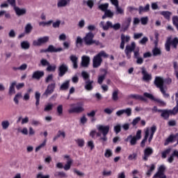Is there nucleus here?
I'll use <instances>...</instances> for the list:
<instances>
[{"mask_svg": "<svg viewBox=\"0 0 178 178\" xmlns=\"http://www.w3.org/2000/svg\"><path fill=\"white\" fill-rule=\"evenodd\" d=\"M134 54V57L135 58H140V48L139 47H136V42H132L131 45H127L124 52L127 55V57L128 59H130L131 58V52Z\"/></svg>", "mask_w": 178, "mask_h": 178, "instance_id": "obj_3", "label": "nucleus"}, {"mask_svg": "<svg viewBox=\"0 0 178 178\" xmlns=\"http://www.w3.org/2000/svg\"><path fill=\"white\" fill-rule=\"evenodd\" d=\"M175 156L178 159V150H174L172 154L168 157V162L172 163L175 161Z\"/></svg>", "mask_w": 178, "mask_h": 178, "instance_id": "obj_24", "label": "nucleus"}, {"mask_svg": "<svg viewBox=\"0 0 178 178\" xmlns=\"http://www.w3.org/2000/svg\"><path fill=\"white\" fill-rule=\"evenodd\" d=\"M44 71H35L32 74V79H35V80H40L41 77H44Z\"/></svg>", "mask_w": 178, "mask_h": 178, "instance_id": "obj_19", "label": "nucleus"}, {"mask_svg": "<svg viewBox=\"0 0 178 178\" xmlns=\"http://www.w3.org/2000/svg\"><path fill=\"white\" fill-rule=\"evenodd\" d=\"M32 30H33V26H31V24H27L25 26V33L29 34V33H31Z\"/></svg>", "mask_w": 178, "mask_h": 178, "instance_id": "obj_50", "label": "nucleus"}, {"mask_svg": "<svg viewBox=\"0 0 178 178\" xmlns=\"http://www.w3.org/2000/svg\"><path fill=\"white\" fill-rule=\"evenodd\" d=\"M88 120V119L87 118L86 115H83L82 117L80 118L79 123L81 124H82L83 126H84V124H86V123H87Z\"/></svg>", "mask_w": 178, "mask_h": 178, "instance_id": "obj_46", "label": "nucleus"}, {"mask_svg": "<svg viewBox=\"0 0 178 178\" xmlns=\"http://www.w3.org/2000/svg\"><path fill=\"white\" fill-rule=\"evenodd\" d=\"M55 87H56V83L55 82H53L47 86V88L44 92L43 93V97H45V98H47L49 95H51L52 92H54L55 90Z\"/></svg>", "mask_w": 178, "mask_h": 178, "instance_id": "obj_9", "label": "nucleus"}, {"mask_svg": "<svg viewBox=\"0 0 178 178\" xmlns=\"http://www.w3.org/2000/svg\"><path fill=\"white\" fill-rule=\"evenodd\" d=\"M129 98H133L134 99H140V101H147L144 97L138 95H130Z\"/></svg>", "mask_w": 178, "mask_h": 178, "instance_id": "obj_39", "label": "nucleus"}, {"mask_svg": "<svg viewBox=\"0 0 178 178\" xmlns=\"http://www.w3.org/2000/svg\"><path fill=\"white\" fill-rule=\"evenodd\" d=\"M160 15L161 16H163L165 19H167V20H169L170 19V16H172V13L170 11H161L160 12Z\"/></svg>", "mask_w": 178, "mask_h": 178, "instance_id": "obj_28", "label": "nucleus"}, {"mask_svg": "<svg viewBox=\"0 0 178 178\" xmlns=\"http://www.w3.org/2000/svg\"><path fill=\"white\" fill-rule=\"evenodd\" d=\"M87 145L88 147H89V148H90L91 151H92V149L95 148V145H94V141L92 140L88 141Z\"/></svg>", "mask_w": 178, "mask_h": 178, "instance_id": "obj_58", "label": "nucleus"}, {"mask_svg": "<svg viewBox=\"0 0 178 178\" xmlns=\"http://www.w3.org/2000/svg\"><path fill=\"white\" fill-rule=\"evenodd\" d=\"M161 116L162 118H163L164 119H168L169 118V115L170 114H172V113H170V110H164V111H162L161 110Z\"/></svg>", "mask_w": 178, "mask_h": 178, "instance_id": "obj_37", "label": "nucleus"}, {"mask_svg": "<svg viewBox=\"0 0 178 178\" xmlns=\"http://www.w3.org/2000/svg\"><path fill=\"white\" fill-rule=\"evenodd\" d=\"M64 159H66L67 162L63 166L64 170H70V168H72V165H73V159L70 158V156L66 154L63 156Z\"/></svg>", "mask_w": 178, "mask_h": 178, "instance_id": "obj_11", "label": "nucleus"}, {"mask_svg": "<svg viewBox=\"0 0 178 178\" xmlns=\"http://www.w3.org/2000/svg\"><path fill=\"white\" fill-rule=\"evenodd\" d=\"M141 130H138L136 132V136H133L131 135H129L127 138L125 140V141H129V140H130V144L131 145H136V144H137V140H141Z\"/></svg>", "mask_w": 178, "mask_h": 178, "instance_id": "obj_5", "label": "nucleus"}, {"mask_svg": "<svg viewBox=\"0 0 178 178\" xmlns=\"http://www.w3.org/2000/svg\"><path fill=\"white\" fill-rule=\"evenodd\" d=\"M131 108H127L124 109V113H125V115H127V116H131Z\"/></svg>", "mask_w": 178, "mask_h": 178, "instance_id": "obj_60", "label": "nucleus"}, {"mask_svg": "<svg viewBox=\"0 0 178 178\" xmlns=\"http://www.w3.org/2000/svg\"><path fill=\"white\" fill-rule=\"evenodd\" d=\"M141 24L145 26L148 23V17H143L140 18Z\"/></svg>", "mask_w": 178, "mask_h": 178, "instance_id": "obj_61", "label": "nucleus"}, {"mask_svg": "<svg viewBox=\"0 0 178 178\" xmlns=\"http://www.w3.org/2000/svg\"><path fill=\"white\" fill-rule=\"evenodd\" d=\"M21 47L22 49H29L30 48V42L29 41H22L21 42Z\"/></svg>", "mask_w": 178, "mask_h": 178, "instance_id": "obj_38", "label": "nucleus"}, {"mask_svg": "<svg viewBox=\"0 0 178 178\" xmlns=\"http://www.w3.org/2000/svg\"><path fill=\"white\" fill-rule=\"evenodd\" d=\"M154 56H157V55H161V49L155 48L152 51Z\"/></svg>", "mask_w": 178, "mask_h": 178, "instance_id": "obj_64", "label": "nucleus"}, {"mask_svg": "<svg viewBox=\"0 0 178 178\" xmlns=\"http://www.w3.org/2000/svg\"><path fill=\"white\" fill-rule=\"evenodd\" d=\"M95 113H97L96 111H92L91 112L87 113V116H88V118H92L91 119V122H95V118H94Z\"/></svg>", "mask_w": 178, "mask_h": 178, "instance_id": "obj_47", "label": "nucleus"}, {"mask_svg": "<svg viewBox=\"0 0 178 178\" xmlns=\"http://www.w3.org/2000/svg\"><path fill=\"white\" fill-rule=\"evenodd\" d=\"M90 57L88 56H83L81 58V65L83 67H88L90 65Z\"/></svg>", "mask_w": 178, "mask_h": 178, "instance_id": "obj_16", "label": "nucleus"}, {"mask_svg": "<svg viewBox=\"0 0 178 178\" xmlns=\"http://www.w3.org/2000/svg\"><path fill=\"white\" fill-rule=\"evenodd\" d=\"M172 22H173V24L177 27V29L178 30V17L174 16L172 17Z\"/></svg>", "mask_w": 178, "mask_h": 178, "instance_id": "obj_62", "label": "nucleus"}, {"mask_svg": "<svg viewBox=\"0 0 178 178\" xmlns=\"http://www.w3.org/2000/svg\"><path fill=\"white\" fill-rule=\"evenodd\" d=\"M22 97H23V95H22V92H18L15 95L13 101L15 104V105H19V99H20V98H22Z\"/></svg>", "mask_w": 178, "mask_h": 178, "instance_id": "obj_35", "label": "nucleus"}, {"mask_svg": "<svg viewBox=\"0 0 178 178\" xmlns=\"http://www.w3.org/2000/svg\"><path fill=\"white\" fill-rule=\"evenodd\" d=\"M52 108H54V104H48L44 107V112H49V111H52Z\"/></svg>", "mask_w": 178, "mask_h": 178, "instance_id": "obj_55", "label": "nucleus"}, {"mask_svg": "<svg viewBox=\"0 0 178 178\" xmlns=\"http://www.w3.org/2000/svg\"><path fill=\"white\" fill-rule=\"evenodd\" d=\"M155 131H156V126L155 125H153L152 127L146 128L145 129V137L141 142L142 147H144L145 145V143L147 140L149 143H151V141H152V138H154V134H155Z\"/></svg>", "mask_w": 178, "mask_h": 178, "instance_id": "obj_4", "label": "nucleus"}, {"mask_svg": "<svg viewBox=\"0 0 178 178\" xmlns=\"http://www.w3.org/2000/svg\"><path fill=\"white\" fill-rule=\"evenodd\" d=\"M55 177L67 178V174L63 171H58L54 175Z\"/></svg>", "mask_w": 178, "mask_h": 178, "instance_id": "obj_27", "label": "nucleus"}, {"mask_svg": "<svg viewBox=\"0 0 178 178\" xmlns=\"http://www.w3.org/2000/svg\"><path fill=\"white\" fill-rule=\"evenodd\" d=\"M178 44V38H175L174 39L171 40L170 38H168L166 43H165V49L166 51H170V45H172L174 48H177Z\"/></svg>", "mask_w": 178, "mask_h": 178, "instance_id": "obj_6", "label": "nucleus"}, {"mask_svg": "<svg viewBox=\"0 0 178 178\" xmlns=\"http://www.w3.org/2000/svg\"><path fill=\"white\" fill-rule=\"evenodd\" d=\"M129 161H136L137 159V154L133 153L131 154H129L128 156Z\"/></svg>", "mask_w": 178, "mask_h": 178, "instance_id": "obj_56", "label": "nucleus"}, {"mask_svg": "<svg viewBox=\"0 0 178 178\" xmlns=\"http://www.w3.org/2000/svg\"><path fill=\"white\" fill-rule=\"evenodd\" d=\"M50 175H44L42 172H39L36 175V178H50Z\"/></svg>", "mask_w": 178, "mask_h": 178, "instance_id": "obj_53", "label": "nucleus"}, {"mask_svg": "<svg viewBox=\"0 0 178 178\" xmlns=\"http://www.w3.org/2000/svg\"><path fill=\"white\" fill-rule=\"evenodd\" d=\"M70 59L71 60V62H72L73 63V67L74 69H77L78 67V60H79V58H77V56H74V55H71L70 57Z\"/></svg>", "mask_w": 178, "mask_h": 178, "instance_id": "obj_23", "label": "nucleus"}, {"mask_svg": "<svg viewBox=\"0 0 178 178\" xmlns=\"http://www.w3.org/2000/svg\"><path fill=\"white\" fill-rule=\"evenodd\" d=\"M16 84H17L16 81H13L10 83L9 87V91H8V94L10 95H13L16 94V90H15V87H16Z\"/></svg>", "mask_w": 178, "mask_h": 178, "instance_id": "obj_22", "label": "nucleus"}, {"mask_svg": "<svg viewBox=\"0 0 178 178\" xmlns=\"http://www.w3.org/2000/svg\"><path fill=\"white\" fill-rule=\"evenodd\" d=\"M97 129L99 132L97 133V136L99 137V141L101 143H106L108 141V133H109V125H97Z\"/></svg>", "mask_w": 178, "mask_h": 178, "instance_id": "obj_2", "label": "nucleus"}, {"mask_svg": "<svg viewBox=\"0 0 178 178\" xmlns=\"http://www.w3.org/2000/svg\"><path fill=\"white\" fill-rule=\"evenodd\" d=\"M75 142L77 144L78 147H84V144H86V142L83 138H78L75 140Z\"/></svg>", "mask_w": 178, "mask_h": 178, "instance_id": "obj_41", "label": "nucleus"}, {"mask_svg": "<svg viewBox=\"0 0 178 178\" xmlns=\"http://www.w3.org/2000/svg\"><path fill=\"white\" fill-rule=\"evenodd\" d=\"M170 112L171 113V115H176L178 112V102H177V106L174 107V108L171 111L170 110Z\"/></svg>", "mask_w": 178, "mask_h": 178, "instance_id": "obj_63", "label": "nucleus"}, {"mask_svg": "<svg viewBox=\"0 0 178 178\" xmlns=\"http://www.w3.org/2000/svg\"><path fill=\"white\" fill-rule=\"evenodd\" d=\"M92 38H94V34L90 32L86 35L83 38V41L86 45H92V44H94V40Z\"/></svg>", "mask_w": 178, "mask_h": 178, "instance_id": "obj_13", "label": "nucleus"}, {"mask_svg": "<svg viewBox=\"0 0 178 178\" xmlns=\"http://www.w3.org/2000/svg\"><path fill=\"white\" fill-rule=\"evenodd\" d=\"M10 125V123H9V121L8 120H3L1 122V127L3 130H7Z\"/></svg>", "mask_w": 178, "mask_h": 178, "instance_id": "obj_40", "label": "nucleus"}, {"mask_svg": "<svg viewBox=\"0 0 178 178\" xmlns=\"http://www.w3.org/2000/svg\"><path fill=\"white\" fill-rule=\"evenodd\" d=\"M142 74H143V79L144 80V81H149L152 79V76L151 75V74H148V72H147V70H145V69L143 68L142 69Z\"/></svg>", "mask_w": 178, "mask_h": 178, "instance_id": "obj_18", "label": "nucleus"}, {"mask_svg": "<svg viewBox=\"0 0 178 178\" xmlns=\"http://www.w3.org/2000/svg\"><path fill=\"white\" fill-rule=\"evenodd\" d=\"M172 83V79H163L161 76H156L154 81V84L160 89L161 92L163 94L164 98H169V94L166 93V87L163 86L164 84H170Z\"/></svg>", "mask_w": 178, "mask_h": 178, "instance_id": "obj_1", "label": "nucleus"}, {"mask_svg": "<svg viewBox=\"0 0 178 178\" xmlns=\"http://www.w3.org/2000/svg\"><path fill=\"white\" fill-rule=\"evenodd\" d=\"M166 170V167L165 165H161L159 166L157 173H156L153 177L154 178H166V175H165V170Z\"/></svg>", "mask_w": 178, "mask_h": 178, "instance_id": "obj_10", "label": "nucleus"}, {"mask_svg": "<svg viewBox=\"0 0 178 178\" xmlns=\"http://www.w3.org/2000/svg\"><path fill=\"white\" fill-rule=\"evenodd\" d=\"M119 89H114L112 92V99L113 101H118L119 99Z\"/></svg>", "mask_w": 178, "mask_h": 178, "instance_id": "obj_25", "label": "nucleus"}, {"mask_svg": "<svg viewBox=\"0 0 178 178\" xmlns=\"http://www.w3.org/2000/svg\"><path fill=\"white\" fill-rule=\"evenodd\" d=\"M108 6L109 4L108 3H106L104 4H100L99 6V9H100V10H102L103 12H106Z\"/></svg>", "mask_w": 178, "mask_h": 178, "instance_id": "obj_45", "label": "nucleus"}, {"mask_svg": "<svg viewBox=\"0 0 178 178\" xmlns=\"http://www.w3.org/2000/svg\"><path fill=\"white\" fill-rule=\"evenodd\" d=\"M113 155V152L111 149H106L104 152L105 158H111Z\"/></svg>", "mask_w": 178, "mask_h": 178, "instance_id": "obj_42", "label": "nucleus"}, {"mask_svg": "<svg viewBox=\"0 0 178 178\" xmlns=\"http://www.w3.org/2000/svg\"><path fill=\"white\" fill-rule=\"evenodd\" d=\"M149 10V4H147L145 7L140 6L139 7V13H145V12H148Z\"/></svg>", "mask_w": 178, "mask_h": 178, "instance_id": "obj_30", "label": "nucleus"}, {"mask_svg": "<svg viewBox=\"0 0 178 178\" xmlns=\"http://www.w3.org/2000/svg\"><path fill=\"white\" fill-rule=\"evenodd\" d=\"M153 101L156 104H159V106H166V103L163 100L158 97H154V99Z\"/></svg>", "mask_w": 178, "mask_h": 178, "instance_id": "obj_32", "label": "nucleus"}, {"mask_svg": "<svg viewBox=\"0 0 178 178\" xmlns=\"http://www.w3.org/2000/svg\"><path fill=\"white\" fill-rule=\"evenodd\" d=\"M73 172L75 174V175H77V176H79V177H84V172L76 169V168H74L73 169Z\"/></svg>", "mask_w": 178, "mask_h": 178, "instance_id": "obj_49", "label": "nucleus"}, {"mask_svg": "<svg viewBox=\"0 0 178 178\" xmlns=\"http://www.w3.org/2000/svg\"><path fill=\"white\" fill-rule=\"evenodd\" d=\"M75 44L77 48H79V47H81V45H83V38H81V37L80 36H78L75 41Z\"/></svg>", "mask_w": 178, "mask_h": 178, "instance_id": "obj_43", "label": "nucleus"}, {"mask_svg": "<svg viewBox=\"0 0 178 178\" xmlns=\"http://www.w3.org/2000/svg\"><path fill=\"white\" fill-rule=\"evenodd\" d=\"M143 95L144 97H146V98H149V99H151L152 101H154V99H155V97H154L152 94L148 92H145Z\"/></svg>", "mask_w": 178, "mask_h": 178, "instance_id": "obj_59", "label": "nucleus"}, {"mask_svg": "<svg viewBox=\"0 0 178 178\" xmlns=\"http://www.w3.org/2000/svg\"><path fill=\"white\" fill-rule=\"evenodd\" d=\"M131 23V17L126 18L124 22L122 24V30L123 31H127L130 27V24Z\"/></svg>", "mask_w": 178, "mask_h": 178, "instance_id": "obj_14", "label": "nucleus"}, {"mask_svg": "<svg viewBox=\"0 0 178 178\" xmlns=\"http://www.w3.org/2000/svg\"><path fill=\"white\" fill-rule=\"evenodd\" d=\"M93 67H99L101 63H102V58L99 57L98 55H96L92 60Z\"/></svg>", "mask_w": 178, "mask_h": 178, "instance_id": "obj_15", "label": "nucleus"}, {"mask_svg": "<svg viewBox=\"0 0 178 178\" xmlns=\"http://www.w3.org/2000/svg\"><path fill=\"white\" fill-rule=\"evenodd\" d=\"M92 83H94L92 81H86L85 86L86 90L88 91H91V90H92Z\"/></svg>", "mask_w": 178, "mask_h": 178, "instance_id": "obj_31", "label": "nucleus"}, {"mask_svg": "<svg viewBox=\"0 0 178 178\" xmlns=\"http://www.w3.org/2000/svg\"><path fill=\"white\" fill-rule=\"evenodd\" d=\"M59 51H62V49H55V47L52 45L49 46L48 49L45 50V52H59Z\"/></svg>", "mask_w": 178, "mask_h": 178, "instance_id": "obj_36", "label": "nucleus"}, {"mask_svg": "<svg viewBox=\"0 0 178 178\" xmlns=\"http://www.w3.org/2000/svg\"><path fill=\"white\" fill-rule=\"evenodd\" d=\"M46 145H47V139H44L40 145H39L35 147V152H38V151L42 149V148H44Z\"/></svg>", "mask_w": 178, "mask_h": 178, "instance_id": "obj_34", "label": "nucleus"}, {"mask_svg": "<svg viewBox=\"0 0 178 178\" xmlns=\"http://www.w3.org/2000/svg\"><path fill=\"white\" fill-rule=\"evenodd\" d=\"M68 112L69 113H81V112H84V107L83 106H76L75 104H70Z\"/></svg>", "mask_w": 178, "mask_h": 178, "instance_id": "obj_7", "label": "nucleus"}, {"mask_svg": "<svg viewBox=\"0 0 178 178\" xmlns=\"http://www.w3.org/2000/svg\"><path fill=\"white\" fill-rule=\"evenodd\" d=\"M100 26L102 27V29L104 30H108V29H109V27H111L114 30H119V29H120V24L117 23V24L113 25L112 22L108 21L106 22V25H104V22H100Z\"/></svg>", "mask_w": 178, "mask_h": 178, "instance_id": "obj_8", "label": "nucleus"}, {"mask_svg": "<svg viewBox=\"0 0 178 178\" xmlns=\"http://www.w3.org/2000/svg\"><path fill=\"white\" fill-rule=\"evenodd\" d=\"M46 83H51L54 81V75L53 74H49L46 79H45Z\"/></svg>", "mask_w": 178, "mask_h": 178, "instance_id": "obj_57", "label": "nucleus"}, {"mask_svg": "<svg viewBox=\"0 0 178 178\" xmlns=\"http://www.w3.org/2000/svg\"><path fill=\"white\" fill-rule=\"evenodd\" d=\"M175 140V136L170 135L169 138H167L165 143H164V145H168L169 143H173Z\"/></svg>", "mask_w": 178, "mask_h": 178, "instance_id": "obj_52", "label": "nucleus"}, {"mask_svg": "<svg viewBox=\"0 0 178 178\" xmlns=\"http://www.w3.org/2000/svg\"><path fill=\"white\" fill-rule=\"evenodd\" d=\"M104 72V74L102 75H99L98 76V80H97V83L99 84H102L103 81L105 80V77L106 76V70H103Z\"/></svg>", "mask_w": 178, "mask_h": 178, "instance_id": "obj_33", "label": "nucleus"}, {"mask_svg": "<svg viewBox=\"0 0 178 178\" xmlns=\"http://www.w3.org/2000/svg\"><path fill=\"white\" fill-rule=\"evenodd\" d=\"M58 70V76H60V77H62L63 75L65 74L66 72H67V65H66L65 64H62L61 65H60Z\"/></svg>", "mask_w": 178, "mask_h": 178, "instance_id": "obj_20", "label": "nucleus"}, {"mask_svg": "<svg viewBox=\"0 0 178 178\" xmlns=\"http://www.w3.org/2000/svg\"><path fill=\"white\" fill-rule=\"evenodd\" d=\"M152 152H154V150L151 147H147L144 150V156H143V160L144 161H148V158L151 155H152Z\"/></svg>", "mask_w": 178, "mask_h": 178, "instance_id": "obj_17", "label": "nucleus"}, {"mask_svg": "<svg viewBox=\"0 0 178 178\" xmlns=\"http://www.w3.org/2000/svg\"><path fill=\"white\" fill-rule=\"evenodd\" d=\"M70 3V0H58L57 5L58 8H63V6H66Z\"/></svg>", "mask_w": 178, "mask_h": 178, "instance_id": "obj_26", "label": "nucleus"}, {"mask_svg": "<svg viewBox=\"0 0 178 178\" xmlns=\"http://www.w3.org/2000/svg\"><path fill=\"white\" fill-rule=\"evenodd\" d=\"M70 81H66L60 87V90H67L69 88Z\"/></svg>", "mask_w": 178, "mask_h": 178, "instance_id": "obj_44", "label": "nucleus"}, {"mask_svg": "<svg viewBox=\"0 0 178 178\" xmlns=\"http://www.w3.org/2000/svg\"><path fill=\"white\" fill-rule=\"evenodd\" d=\"M171 149L168 148L162 152V158L165 159L170 154Z\"/></svg>", "mask_w": 178, "mask_h": 178, "instance_id": "obj_54", "label": "nucleus"}, {"mask_svg": "<svg viewBox=\"0 0 178 178\" xmlns=\"http://www.w3.org/2000/svg\"><path fill=\"white\" fill-rule=\"evenodd\" d=\"M15 12L17 16H23V15H26V9L20 8L19 7H14Z\"/></svg>", "mask_w": 178, "mask_h": 178, "instance_id": "obj_21", "label": "nucleus"}, {"mask_svg": "<svg viewBox=\"0 0 178 178\" xmlns=\"http://www.w3.org/2000/svg\"><path fill=\"white\" fill-rule=\"evenodd\" d=\"M116 8V15H124V10L119 7V6H115Z\"/></svg>", "mask_w": 178, "mask_h": 178, "instance_id": "obj_51", "label": "nucleus"}, {"mask_svg": "<svg viewBox=\"0 0 178 178\" xmlns=\"http://www.w3.org/2000/svg\"><path fill=\"white\" fill-rule=\"evenodd\" d=\"M47 72H55V70H56V65L55 64H49V65L47 67Z\"/></svg>", "mask_w": 178, "mask_h": 178, "instance_id": "obj_48", "label": "nucleus"}, {"mask_svg": "<svg viewBox=\"0 0 178 178\" xmlns=\"http://www.w3.org/2000/svg\"><path fill=\"white\" fill-rule=\"evenodd\" d=\"M147 172H146V175L147 176H150L151 175H152V172H154V170H155V165L154 164H152L151 165H147Z\"/></svg>", "mask_w": 178, "mask_h": 178, "instance_id": "obj_29", "label": "nucleus"}, {"mask_svg": "<svg viewBox=\"0 0 178 178\" xmlns=\"http://www.w3.org/2000/svg\"><path fill=\"white\" fill-rule=\"evenodd\" d=\"M49 41V37L44 36L42 38H38L36 40L33 41V45L35 47H40V45H42V44H45Z\"/></svg>", "mask_w": 178, "mask_h": 178, "instance_id": "obj_12", "label": "nucleus"}]
</instances>
